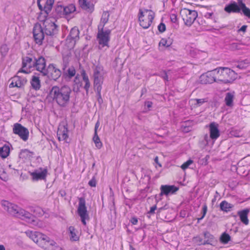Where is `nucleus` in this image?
<instances>
[{
    "mask_svg": "<svg viewBox=\"0 0 250 250\" xmlns=\"http://www.w3.org/2000/svg\"><path fill=\"white\" fill-rule=\"evenodd\" d=\"M59 27L54 21L47 19L44 21L42 26L41 24H35L33 33L36 42L42 44L44 41L50 45H53L58 33Z\"/></svg>",
    "mask_w": 250,
    "mask_h": 250,
    "instance_id": "f257e3e1",
    "label": "nucleus"
},
{
    "mask_svg": "<svg viewBox=\"0 0 250 250\" xmlns=\"http://www.w3.org/2000/svg\"><path fill=\"white\" fill-rule=\"evenodd\" d=\"M71 93V88L67 85L61 86L55 85L50 89L47 98L52 100L59 107L65 108L70 103Z\"/></svg>",
    "mask_w": 250,
    "mask_h": 250,
    "instance_id": "f03ea898",
    "label": "nucleus"
},
{
    "mask_svg": "<svg viewBox=\"0 0 250 250\" xmlns=\"http://www.w3.org/2000/svg\"><path fill=\"white\" fill-rule=\"evenodd\" d=\"M25 233L27 236L45 250H55L56 243L47 236L38 231L28 230Z\"/></svg>",
    "mask_w": 250,
    "mask_h": 250,
    "instance_id": "7ed1b4c3",
    "label": "nucleus"
},
{
    "mask_svg": "<svg viewBox=\"0 0 250 250\" xmlns=\"http://www.w3.org/2000/svg\"><path fill=\"white\" fill-rule=\"evenodd\" d=\"M1 206L3 208L10 214L22 219H27L28 222H34V216L30 212L23 209L15 204L9 202L7 201H2Z\"/></svg>",
    "mask_w": 250,
    "mask_h": 250,
    "instance_id": "20e7f679",
    "label": "nucleus"
},
{
    "mask_svg": "<svg viewBox=\"0 0 250 250\" xmlns=\"http://www.w3.org/2000/svg\"><path fill=\"white\" fill-rule=\"evenodd\" d=\"M216 82L231 83L235 79L234 71L227 67L214 69Z\"/></svg>",
    "mask_w": 250,
    "mask_h": 250,
    "instance_id": "39448f33",
    "label": "nucleus"
},
{
    "mask_svg": "<svg viewBox=\"0 0 250 250\" xmlns=\"http://www.w3.org/2000/svg\"><path fill=\"white\" fill-rule=\"evenodd\" d=\"M155 17V13L151 10L145 9L143 11L139 10L138 18L140 25L144 29L148 28L151 25Z\"/></svg>",
    "mask_w": 250,
    "mask_h": 250,
    "instance_id": "423d86ee",
    "label": "nucleus"
},
{
    "mask_svg": "<svg viewBox=\"0 0 250 250\" xmlns=\"http://www.w3.org/2000/svg\"><path fill=\"white\" fill-rule=\"evenodd\" d=\"M193 241L199 246L206 245L215 246L217 242L215 237L208 231H204L202 235L194 237Z\"/></svg>",
    "mask_w": 250,
    "mask_h": 250,
    "instance_id": "0eeeda50",
    "label": "nucleus"
},
{
    "mask_svg": "<svg viewBox=\"0 0 250 250\" xmlns=\"http://www.w3.org/2000/svg\"><path fill=\"white\" fill-rule=\"evenodd\" d=\"M36 56L33 54H28L22 58V68L19 72L27 74L30 72L31 69H35Z\"/></svg>",
    "mask_w": 250,
    "mask_h": 250,
    "instance_id": "6e6552de",
    "label": "nucleus"
},
{
    "mask_svg": "<svg viewBox=\"0 0 250 250\" xmlns=\"http://www.w3.org/2000/svg\"><path fill=\"white\" fill-rule=\"evenodd\" d=\"M77 212L78 215L81 217L82 223L85 226L86 225V220H88L89 217L85 205V200L83 197L79 198V205Z\"/></svg>",
    "mask_w": 250,
    "mask_h": 250,
    "instance_id": "1a4fd4ad",
    "label": "nucleus"
},
{
    "mask_svg": "<svg viewBox=\"0 0 250 250\" xmlns=\"http://www.w3.org/2000/svg\"><path fill=\"white\" fill-rule=\"evenodd\" d=\"M180 14L187 26H190L198 17L197 12L195 10H190L187 8L182 9Z\"/></svg>",
    "mask_w": 250,
    "mask_h": 250,
    "instance_id": "9d476101",
    "label": "nucleus"
},
{
    "mask_svg": "<svg viewBox=\"0 0 250 250\" xmlns=\"http://www.w3.org/2000/svg\"><path fill=\"white\" fill-rule=\"evenodd\" d=\"M98 32L97 35V39L98 41V43L102 46L104 47V46H108V43L110 41V35L111 33V30L109 29L104 30V29L98 28Z\"/></svg>",
    "mask_w": 250,
    "mask_h": 250,
    "instance_id": "9b49d317",
    "label": "nucleus"
},
{
    "mask_svg": "<svg viewBox=\"0 0 250 250\" xmlns=\"http://www.w3.org/2000/svg\"><path fill=\"white\" fill-rule=\"evenodd\" d=\"M62 71L53 63L50 64L47 68L43 71V76H47L51 79L57 81L61 76Z\"/></svg>",
    "mask_w": 250,
    "mask_h": 250,
    "instance_id": "f8f14e48",
    "label": "nucleus"
},
{
    "mask_svg": "<svg viewBox=\"0 0 250 250\" xmlns=\"http://www.w3.org/2000/svg\"><path fill=\"white\" fill-rule=\"evenodd\" d=\"M13 132L18 135L23 141H26L29 137L28 129L21 124L16 123L13 125Z\"/></svg>",
    "mask_w": 250,
    "mask_h": 250,
    "instance_id": "ddd939ff",
    "label": "nucleus"
},
{
    "mask_svg": "<svg viewBox=\"0 0 250 250\" xmlns=\"http://www.w3.org/2000/svg\"><path fill=\"white\" fill-rule=\"evenodd\" d=\"M199 82L202 84H209L212 83L213 82H216V79L215 78L214 70L208 71L205 74L201 75L199 78Z\"/></svg>",
    "mask_w": 250,
    "mask_h": 250,
    "instance_id": "4468645a",
    "label": "nucleus"
},
{
    "mask_svg": "<svg viewBox=\"0 0 250 250\" xmlns=\"http://www.w3.org/2000/svg\"><path fill=\"white\" fill-rule=\"evenodd\" d=\"M47 170L46 168H40L30 173L32 180L37 181L44 180L47 175Z\"/></svg>",
    "mask_w": 250,
    "mask_h": 250,
    "instance_id": "2eb2a0df",
    "label": "nucleus"
},
{
    "mask_svg": "<svg viewBox=\"0 0 250 250\" xmlns=\"http://www.w3.org/2000/svg\"><path fill=\"white\" fill-rule=\"evenodd\" d=\"M27 83V80L25 78L16 76L11 79V82L9 84V87H22Z\"/></svg>",
    "mask_w": 250,
    "mask_h": 250,
    "instance_id": "dca6fc26",
    "label": "nucleus"
},
{
    "mask_svg": "<svg viewBox=\"0 0 250 250\" xmlns=\"http://www.w3.org/2000/svg\"><path fill=\"white\" fill-rule=\"evenodd\" d=\"M35 69L40 71L42 74L43 71L46 69V61L44 58L41 56L37 55V57H35Z\"/></svg>",
    "mask_w": 250,
    "mask_h": 250,
    "instance_id": "f3484780",
    "label": "nucleus"
},
{
    "mask_svg": "<svg viewBox=\"0 0 250 250\" xmlns=\"http://www.w3.org/2000/svg\"><path fill=\"white\" fill-rule=\"evenodd\" d=\"M67 124L60 125L57 131V136L59 141L65 140L68 137Z\"/></svg>",
    "mask_w": 250,
    "mask_h": 250,
    "instance_id": "a211bd4d",
    "label": "nucleus"
},
{
    "mask_svg": "<svg viewBox=\"0 0 250 250\" xmlns=\"http://www.w3.org/2000/svg\"><path fill=\"white\" fill-rule=\"evenodd\" d=\"M241 8V7L238 2L231 1L225 7L224 10L228 13H240Z\"/></svg>",
    "mask_w": 250,
    "mask_h": 250,
    "instance_id": "6ab92c4d",
    "label": "nucleus"
},
{
    "mask_svg": "<svg viewBox=\"0 0 250 250\" xmlns=\"http://www.w3.org/2000/svg\"><path fill=\"white\" fill-rule=\"evenodd\" d=\"M161 193L160 195L163 194L167 195L169 194L174 193L178 190V188L175 186H168V185H162L160 188Z\"/></svg>",
    "mask_w": 250,
    "mask_h": 250,
    "instance_id": "aec40b11",
    "label": "nucleus"
},
{
    "mask_svg": "<svg viewBox=\"0 0 250 250\" xmlns=\"http://www.w3.org/2000/svg\"><path fill=\"white\" fill-rule=\"evenodd\" d=\"M34 154L33 152L30 151L27 149H22L19 154V159L23 163L26 160H30L32 158Z\"/></svg>",
    "mask_w": 250,
    "mask_h": 250,
    "instance_id": "412c9836",
    "label": "nucleus"
},
{
    "mask_svg": "<svg viewBox=\"0 0 250 250\" xmlns=\"http://www.w3.org/2000/svg\"><path fill=\"white\" fill-rule=\"evenodd\" d=\"M210 138L213 140H216L220 136V132L218 129V125L214 122L211 123L209 125Z\"/></svg>",
    "mask_w": 250,
    "mask_h": 250,
    "instance_id": "4be33fe9",
    "label": "nucleus"
},
{
    "mask_svg": "<svg viewBox=\"0 0 250 250\" xmlns=\"http://www.w3.org/2000/svg\"><path fill=\"white\" fill-rule=\"evenodd\" d=\"M22 161L18 157H11L9 160L8 167L9 168L18 171L20 168Z\"/></svg>",
    "mask_w": 250,
    "mask_h": 250,
    "instance_id": "5701e85b",
    "label": "nucleus"
},
{
    "mask_svg": "<svg viewBox=\"0 0 250 250\" xmlns=\"http://www.w3.org/2000/svg\"><path fill=\"white\" fill-rule=\"evenodd\" d=\"M250 212L249 208H246L237 212V214L240 217L241 221L245 225H248L249 223L248 219V214Z\"/></svg>",
    "mask_w": 250,
    "mask_h": 250,
    "instance_id": "b1692460",
    "label": "nucleus"
},
{
    "mask_svg": "<svg viewBox=\"0 0 250 250\" xmlns=\"http://www.w3.org/2000/svg\"><path fill=\"white\" fill-rule=\"evenodd\" d=\"M81 7L87 12L92 13L94 10V5L88 0H79Z\"/></svg>",
    "mask_w": 250,
    "mask_h": 250,
    "instance_id": "393cba45",
    "label": "nucleus"
},
{
    "mask_svg": "<svg viewBox=\"0 0 250 250\" xmlns=\"http://www.w3.org/2000/svg\"><path fill=\"white\" fill-rule=\"evenodd\" d=\"M63 77L65 79H71L76 74V70L74 66H70L65 70L62 71Z\"/></svg>",
    "mask_w": 250,
    "mask_h": 250,
    "instance_id": "a878e982",
    "label": "nucleus"
},
{
    "mask_svg": "<svg viewBox=\"0 0 250 250\" xmlns=\"http://www.w3.org/2000/svg\"><path fill=\"white\" fill-rule=\"evenodd\" d=\"M81 75L82 76L83 81L85 83V84L83 88L86 91V93L88 94L89 92V89L90 86V83L88 77L84 69H83L82 70Z\"/></svg>",
    "mask_w": 250,
    "mask_h": 250,
    "instance_id": "bb28decb",
    "label": "nucleus"
},
{
    "mask_svg": "<svg viewBox=\"0 0 250 250\" xmlns=\"http://www.w3.org/2000/svg\"><path fill=\"white\" fill-rule=\"evenodd\" d=\"M30 83L32 87L36 91L39 90L41 88V81L39 77L37 76L34 75L32 77Z\"/></svg>",
    "mask_w": 250,
    "mask_h": 250,
    "instance_id": "cd10ccee",
    "label": "nucleus"
},
{
    "mask_svg": "<svg viewBox=\"0 0 250 250\" xmlns=\"http://www.w3.org/2000/svg\"><path fill=\"white\" fill-rule=\"evenodd\" d=\"M109 16L110 15L108 11H104L103 13L100 23L98 25V28L101 29L102 28L104 29L105 24L107 23L109 20Z\"/></svg>",
    "mask_w": 250,
    "mask_h": 250,
    "instance_id": "c85d7f7f",
    "label": "nucleus"
},
{
    "mask_svg": "<svg viewBox=\"0 0 250 250\" xmlns=\"http://www.w3.org/2000/svg\"><path fill=\"white\" fill-rule=\"evenodd\" d=\"M233 207V205L228 203L225 200L222 201L220 204V210L224 212H228L232 210Z\"/></svg>",
    "mask_w": 250,
    "mask_h": 250,
    "instance_id": "c756f323",
    "label": "nucleus"
},
{
    "mask_svg": "<svg viewBox=\"0 0 250 250\" xmlns=\"http://www.w3.org/2000/svg\"><path fill=\"white\" fill-rule=\"evenodd\" d=\"M103 76L94 77V87L96 91H101Z\"/></svg>",
    "mask_w": 250,
    "mask_h": 250,
    "instance_id": "7c9ffc66",
    "label": "nucleus"
},
{
    "mask_svg": "<svg viewBox=\"0 0 250 250\" xmlns=\"http://www.w3.org/2000/svg\"><path fill=\"white\" fill-rule=\"evenodd\" d=\"M69 236L71 241H76L79 240V236L78 231L73 226L69 227L68 229Z\"/></svg>",
    "mask_w": 250,
    "mask_h": 250,
    "instance_id": "2f4dec72",
    "label": "nucleus"
},
{
    "mask_svg": "<svg viewBox=\"0 0 250 250\" xmlns=\"http://www.w3.org/2000/svg\"><path fill=\"white\" fill-rule=\"evenodd\" d=\"M238 2L241 6V11H242L243 14L250 19V9L246 6L242 0H237Z\"/></svg>",
    "mask_w": 250,
    "mask_h": 250,
    "instance_id": "473e14b6",
    "label": "nucleus"
},
{
    "mask_svg": "<svg viewBox=\"0 0 250 250\" xmlns=\"http://www.w3.org/2000/svg\"><path fill=\"white\" fill-rule=\"evenodd\" d=\"M10 153V146L9 145L5 144L0 147V156L2 158H6Z\"/></svg>",
    "mask_w": 250,
    "mask_h": 250,
    "instance_id": "72a5a7b5",
    "label": "nucleus"
},
{
    "mask_svg": "<svg viewBox=\"0 0 250 250\" xmlns=\"http://www.w3.org/2000/svg\"><path fill=\"white\" fill-rule=\"evenodd\" d=\"M79 34L80 31L78 28L75 26L71 29L69 37L71 39L75 41L79 39Z\"/></svg>",
    "mask_w": 250,
    "mask_h": 250,
    "instance_id": "f704fd0d",
    "label": "nucleus"
},
{
    "mask_svg": "<svg viewBox=\"0 0 250 250\" xmlns=\"http://www.w3.org/2000/svg\"><path fill=\"white\" fill-rule=\"evenodd\" d=\"M192 122L189 120L186 121L181 125V130L185 133L188 132L191 130Z\"/></svg>",
    "mask_w": 250,
    "mask_h": 250,
    "instance_id": "c9c22d12",
    "label": "nucleus"
},
{
    "mask_svg": "<svg viewBox=\"0 0 250 250\" xmlns=\"http://www.w3.org/2000/svg\"><path fill=\"white\" fill-rule=\"evenodd\" d=\"M60 8L61 9H63V12L66 15H69L76 10L75 6L73 4H70L68 5L63 7H62V6H60Z\"/></svg>",
    "mask_w": 250,
    "mask_h": 250,
    "instance_id": "e433bc0d",
    "label": "nucleus"
},
{
    "mask_svg": "<svg viewBox=\"0 0 250 250\" xmlns=\"http://www.w3.org/2000/svg\"><path fill=\"white\" fill-rule=\"evenodd\" d=\"M54 3V0H46L43 6V11L46 14H48L52 10Z\"/></svg>",
    "mask_w": 250,
    "mask_h": 250,
    "instance_id": "4c0bfd02",
    "label": "nucleus"
},
{
    "mask_svg": "<svg viewBox=\"0 0 250 250\" xmlns=\"http://www.w3.org/2000/svg\"><path fill=\"white\" fill-rule=\"evenodd\" d=\"M234 96L231 93L228 92L226 94L225 101L226 104L228 106H231L233 104Z\"/></svg>",
    "mask_w": 250,
    "mask_h": 250,
    "instance_id": "58836bf2",
    "label": "nucleus"
},
{
    "mask_svg": "<svg viewBox=\"0 0 250 250\" xmlns=\"http://www.w3.org/2000/svg\"><path fill=\"white\" fill-rule=\"evenodd\" d=\"M69 57L67 56L63 57L62 58V71L65 70L67 68L70 67L69 65Z\"/></svg>",
    "mask_w": 250,
    "mask_h": 250,
    "instance_id": "ea45409f",
    "label": "nucleus"
},
{
    "mask_svg": "<svg viewBox=\"0 0 250 250\" xmlns=\"http://www.w3.org/2000/svg\"><path fill=\"white\" fill-rule=\"evenodd\" d=\"M230 238L231 237L229 234L224 232L220 237V241L222 243L226 244L230 240Z\"/></svg>",
    "mask_w": 250,
    "mask_h": 250,
    "instance_id": "a19ab883",
    "label": "nucleus"
},
{
    "mask_svg": "<svg viewBox=\"0 0 250 250\" xmlns=\"http://www.w3.org/2000/svg\"><path fill=\"white\" fill-rule=\"evenodd\" d=\"M172 43V40L169 38L167 39H162L159 42V45L169 47Z\"/></svg>",
    "mask_w": 250,
    "mask_h": 250,
    "instance_id": "79ce46f5",
    "label": "nucleus"
},
{
    "mask_svg": "<svg viewBox=\"0 0 250 250\" xmlns=\"http://www.w3.org/2000/svg\"><path fill=\"white\" fill-rule=\"evenodd\" d=\"M93 140L96 146L100 149L102 146V143L100 141V138L98 135V133H94V136L93 137Z\"/></svg>",
    "mask_w": 250,
    "mask_h": 250,
    "instance_id": "37998d69",
    "label": "nucleus"
},
{
    "mask_svg": "<svg viewBox=\"0 0 250 250\" xmlns=\"http://www.w3.org/2000/svg\"><path fill=\"white\" fill-rule=\"evenodd\" d=\"M103 68L100 66H96L94 69L93 77L103 76L102 73Z\"/></svg>",
    "mask_w": 250,
    "mask_h": 250,
    "instance_id": "c03bdc74",
    "label": "nucleus"
},
{
    "mask_svg": "<svg viewBox=\"0 0 250 250\" xmlns=\"http://www.w3.org/2000/svg\"><path fill=\"white\" fill-rule=\"evenodd\" d=\"M193 161L191 160V159H189L188 160L187 162H185L181 166V167L182 169L183 170H185L186 169H187V168L189 166V165H190L191 164H192L193 163Z\"/></svg>",
    "mask_w": 250,
    "mask_h": 250,
    "instance_id": "a18cd8bd",
    "label": "nucleus"
},
{
    "mask_svg": "<svg viewBox=\"0 0 250 250\" xmlns=\"http://www.w3.org/2000/svg\"><path fill=\"white\" fill-rule=\"evenodd\" d=\"M0 51L2 56H5L8 51V48L6 45H2L0 48Z\"/></svg>",
    "mask_w": 250,
    "mask_h": 250,
    "instance_id": "49530a36",
    "label": "nucleus"
},
{
    "mask_svg": "<svg viewBox=\"0 0 250 250\" xmlns=\"http://www.w3.org/2000/svg\"><path fill=\"white\" fill-rule=\"evenodd\" d=\"M230 133L232 136L235 137H241L242 136V134L239 130L234 129Z\"/></svg>",
    "mask_w": 250,
    "mask_h": 250,
    "instance_id": "de8ad7c7",
    "label": "nucleus"
},
{
    "mask_svg": "<svg viewBox=\"0 0 250 250\" xmlns=\"http://www.w3.org/2000/svg\"><path fill=\"white\" fill-rule=\"evenodd\" d=\"M195 101L196 102L195 105L198 106H201L203 103L207 102L205 99H195Z\"/></svg>",
    "mask_w": 250,
    "mask_h": 250,
    "instance_id": "09e8293b",
    "label": "nucleus"
},
{
    "mask_svg": "<svg viewBox=\"0 0 250 250\" xmlns=\"http://www.w3.org/2000/svg\"><path fill=\"white\" fill-rule=\"evenodd\" d=\"M74 83H75V85L77 86V89L79 90V87L82 86V83H80V79L78 77V75L75 77Z\"/></svg>",
    "mask_w": 250,
    "mask_h": 250,
    "instance_id": "8fccbe9b",
    "label": "nucleus"
},
{
    "mask_svg": "<svg viewBox=\"0 0 250 250\" xmlns=\"http://www.w3.org/2000/svg\"><path fill=\"white\" fill-rule=\"evenodd\" d=\"M97 91V101L99 104H101L103 103V100L102 98L101 92V91Z\"/></svg>",
    "mask_w": 250,
    "mask_h": 250,
    "instance_id": "3c124183",
    "label": "nucleus"
},
{
    "mask_svg": "<svg viewBox=\"0 0 250 250\" xmlns=\"http://www.w3.org/2000/svg\"><path fill=\"white\" fill-rule=\"evenodd\" d=\"M158 30L161 33H163L166 30V25L164 23L161 22L158 26Z\"/></svg>",
    "mask_w": 250,
    "mask_h": 250,
    "instance_id": "603ef678",
    "label": "nucleus"
},
{
    "mask_svg": "<svg viewBox=\"0 0 250 250\" xmlns=\"http://www.w3.org/2000/svg\"><path fill=\"white\" fill-rule=\"evenodd\" d=\"M230 48L232 50L240 49V44L237 43H232L230 45Z\"/></svg>",
    "mask_w": 250,
    "mask_h": 250,
    "instance_id": "864d4df0",
    "label": "nucleus"
},
{
    "mask_svg": "<svg viewBox=\"0 0 250 250\" xmlns=\"http://www.w3.org/2000/svg\"><path fill=\"white\" fill-rule=\"evenodd\" d=\"M208 210V207L206 205H204L202 208V216L200 217V219H203L205 216Z\"/></svg>",
    "mask_w": 250,
    "mask_h": 250,
    "instance_id": "5fc2aeb1",
    "label": "nucleus"
},
{
    "mask_svg": "<svg viewBox=\"0 0 250 250\" xmlns=\"http://www.w3.org/2000/svg\"><path fill=\"white\" fill-rule=\"evenodd\" d=\"M160 76L164 79L165 81H168L167 74L166 71H164L160 75Z\"/></svg>",
    "mask_w": 250,
    "mask_h": 250,
    "instance_id": "6e6d98bb",
    "label": "nucleus"
},
{
    "mask_svg": "<svg viewBox=\"0 0 250 250\" xmlns=\"http://www.w3.org/2000/svg\"><path fill=\"white\" fill-rule=\"evenodd\" d=\"M88 185L91 187H95L96 186V181L94 178H93L88 182Z\"/></svg>",
    "mask_w": 250,
    "mask_h": 250,
    "instance_id": "4d7b16f0",
    "label": "nucleus"
},
{
    "mask_svg": "<svg viewBox=\"0 0 250 250\" xmlns=\"http://www.w3.org/2000/svg\"><path fill=\"white\" fill-rule=\"evenodd\" d=\"M240 69H244L247 67V66L244 64L243 62H241L237 66Z\"/></svg>",
    "mask_w": 250,
    "mask_h": 250,
    "instance_id": "13d9d810",
    "label": "nucleus"
},
{
    "mask_svg": "<svg viewBox=\"0 0 250 250\" xmlns=\"http://www.w3.org/2000/svg\"><path fill=\"white\" fill-rule=\"evenodd\" d=\"M157 208L156 205H154L150 208V210L148 212V213L153 214L154 213L155 210Z\"/></svg>",
    "mask_w": 250,
    "mask_h": 250,
    "instance_id": "bf43d9fd",
    "label": "nucleus"
},
{
    "mask_svg": "<svg viewBox=\"0 0 250 250\" xmlns=\"http://www.w3.org/2000/svg\"><path fill=\"white\" fill-rule=\"evenodd\" d=\"M171 21L175 23L177 21V16L175 14H172L170 17Z\"/></svg>",
    "mask_w": 250,
    "mask_h": 250,
    "instance_id": "052dcab7",
    "label": "nucleus"
},
{
    "mask_svg": "<svg viewBox=\"0 0 250 250\" xmlns=\"http://www.w3.org/2000/svg\"><path fill=\"white\" fill-rule=\"evenodd\" d=\"M130 222L133 225H136L138 223V219L136 217H132L130 220Z\"/></svg>",
    "mask_w": 250,
    "mask_h": 250,
    "instance_id": "680f3d73",
    "label": "nucleus"
},
{
    "mask_svg": "<svg viewBox=\"0 0 250 250\" xmlns=\"http://www.w3.org/2000/svg\"><path fill=\"white\" fill-rule=\"evenodd\" d=\"M247 28V25H244L238 30V31L239 32L241 31V32L245 33L246 31Z\"/></svg>",
    "mask_w": 250,
    "mask_h": 250,
    "instance_id": "e2e57ef3",
    "label": "nucleus"
},
{
    "mask_svg": "<svg viewBox=\"0 0 250 250\" xmlns=\"http://www.w3.org/2000/svg\"><path fill=\"white\" fill-rule=\"evenodd\" d=\"M100 122L99 121H98L95 125L94 133H95V134L97 133V129L100 126Z\"/></svg>",
    "mask_w": 250,
    "mask_h": 250,
    "instance_id": "0e129e2a",
    "label": "nucleus"
},
{
    "mask_svg": "<svg viewBox=\"0 0 250 250\" xmlns=\"http://www.w3.org/2000/svg\"><path fill=\"white\" fill-rule=\"evenodd\" d=\"M212 14H213V13H212V12H211V13H210V12H207V13H206L205 14L204 16H205V17H206V18H208V19H209V18H210L211 17V16H212Z\"/></svg>",
    "mask_w": 250,
    "mask_h": 250,
    "instance_id": "69168bd1",
    "label": "nucleus"
},
{
    "mask_svg": "<svg viewBox=\"0 0 250 250\" xmlns=\"http://www.w3.org/2000/svg\"><path fill=\"white\" fill-rule=\"evenodd\" d=\"M146 105L148 108H150L152 105V103L151 102L148 101L146 103Z\"/></svg>",
    "mask_w": 250,
    "mask_h": 250,
    "instance_id": "338daca9",
    "label": "nucleus"
},
{
    "mask_svg": "<svg viewBox=\"0 0 250 250\" xmlns=\"http://www.w3.org/2000/svg\"><path fill=\"white\" fill-rule=\"evenodd\" d=\"M60 193L62 197H64L66 195L65 191L64 190H61L60 191Z\"/></svg>",
    "mask_w": 250,
    "mask_h": 250,
    "instance_id": "774afa93",
    "label": "nucleus"
}]
</instances>
